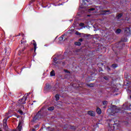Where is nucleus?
<instances>
[{
    "instance_id": "obj_17",
    "label": "nucleus",
    "mask_w": 131,
    "mask_h": 131,
    "mask_svg": "<svg viewBox=\"0 0 131 131\" xmlns=\"http://www.w3.org/2000/svg\"><path fill=\"white\" fill-rule=\"evenodd\" d=\"M83 2H82V5L83 6H86V4L85 3V2H86L87 3H89V1L88 0H82Z\"/></svg>"
},
{
    "instance_id": "obj_4",
    "label": "nucleus",
    "mask_w": 131,
    "mask_h": 131,
    "mask_svg": "<svg viewBox=\"0 0 131 131\" xmlns=\"http://www.w3.org/2000/svg\"><path fill=\"white\" fill-rule=\"evenodd\" d=\"M9 118H10V117H8L3 120V126L4 129H5L6 130L8 129V125H7V121H8V119H9Z\"/></svg>"
},
{
    "instance_id": "obj_39",
    "label": "nucleus",
    "mask_w": 131,
    "mask_h": 131,
    "mask_svg": "<svg viewBox=\"0 0 131 131\" xmlns=\"http://www.w3.org/2000/svg\"><path fill=\"white\" fill-rule=\"evenodd\" d=\"M22 36H24V34H22Z\"/></svg>"
},
{
    "instance_id": "obj_16",
    "label": "nucleus",
    "mask_w": 131,
    "mask_h": 131,
    "mask_svg": "<svg viewBox=\"0 0 131 131\" xmlns=\"http://www.w3.org/2000/svg\"><path fill=\"white\" fill-rule=\"evenodd\" d=\"M96 112L98 114H101V113H102V111H101V109L100 108H97Z\"/></svg>"
},
{
    "instance_id": "obj_27",
    "label": "nucleus",
    "mask_w": 131,
    "mask_h": 131,
    "mask_svg": "<svg viewBox=\"0 0 131 131\" xmlns=\"http://www.w3.org/2000/svg\"><path fill=\"white\" fill-rule=\"evenodd\" d=\"M106 70H110V68H109V67H108V66H106Z\"/></svg>"
},
{
    "instance_id": "obj_36",
    "label": "nucleus",
    "mask_w": 131,
    "mask_h": 131,
    "mask_svg": "<svg viewBox=\"0 0 131 131\" xmlns=\"http://www.w3.org/2000/svg\"><path fill=\"white\" fill-rule=\"evenodd\" d=\"M21 35V34L19 33L18 35H17V36H20Z\"/></svg>"
},
{
    "instance_id": "obj_12",
    "label": "nucleus",
    "mask_w": 131,
    "mask_h": 131,
    "mask_svg": "<svg viewBox=\"0 0 131 131\" xmlns=\"http://www.w3.org/2000/svg\"><path fill=\"white\" fill-rule=\"evenodd\" d=\"M115 33H116V34H119L121 33V29H117L115 31Z\"/></svg>"
},
{
    "instance_id": "obj_9",
    "label": "nucleus",
    "mask_w": 131,
    "mask_h": 131,
    "mask_svg": "<svg viewBox=\"0 0 131 131\" xmlns=\"http://www.w3.org/2000/svg\"><path fill=\"white\" fill-rule=\"evenodd\" d=\"M56 57H57V59H58V61H60V60H63V59H64V56L62 55H58Z\"/></svg>"
},
{
    "instance_id": "obj_32",
    "label": "nucleus",
    "mask_w": 131,
    "mask_h": 131,
    "mask_svg": "<svg viewBox=\"0 0 131 131\" xmlns=\"http://www.w3.org/2000/svg\"><path fill=\"white\" fill-rule=\"evenodd\" d=\"M124 110H128V107H127V106H126V108H124Z\"/></svg>"
},
{
    "instance_id": "obj_29",
    "label": "nucleus",
    "mask_w": 131,
    "mask_h": 131,
    "mask_svg": "<svg viewBox=\"0 0 131 131\" xmlns=\"http://www.w3.org/2000/svg\"><path fill=\"white\" fill-rule=\"evenodd\" d=\"M112 66H117V64L113 63V64H112Z\"/></svg>"
},
{
    "instance_id": "obj_33",
    "label": "nucleus",
    "mask_w": 131,
    "mask_h": 131,
    "mask_svg": "<svg viewBox=\"0 0 131 131\" xmlns=\"http://www.w3.org/2000/svg\"><path fill=\"white\" fill-rule=\"evenodd\" d=\"M83 39H82V38H80L79 39V41H83Z\"/></svg>"
},
{
    "instance_id": "obj_40",
    "label": "nucleus",
    "mask_w": 131,
    "mask_h": 131,
    "mask_svg": "<svg viewBox=\"0 0 131 131\" xmlns=\"http://www.w3.org/2000/svg\"><path fill=\"white\" fill-rule=\"evenodd\" d=\"M113 127H115V126H113Z\"/></svg>"
},
{
    "instance_id": "obj_11",
    "label": "nucleus",
    "mask_w": 131,
    "mask_h": 131,
    "mask_svg": "<svg viewBox=\"0 0 131 131\" xmlns=\"http://www.w3.org/2000/svg\"><path fill=\"white\" fill-rule=\"evenodd\" d=\"M88 114L90 115V116H95V112L93 111L88 112Z\"/></svg>"
},
{
    "instance_id": "obj_26",
    "label": "nucleus",
    "mask_w": 131,
    "mask_h": 131,
    "mask_svg": "<svg viewBox=\"0 0 131 131\" xmlns=\"http://www.w3.org/2000/svg\"><path fill=\"white\" fill-rule=\"evenodd\" d=\"M104 79H105V80H108L109 79V78L107 77H104Z\"/></svg>"
},
{
    "instance_id": "obj_22",
    "label": "nucleus",
    "mask_w": 131,
    "mask_h": 131,
    "mask_svg": "<svg viewBox=\"0 0 131 131\" xmlns=\"http://www.w3.org/2000/svg\"><path fill=\"white\" fill-rule=\"evenodd\" d=\"M95 8H92L89 9V11L91 12L92 11H95Z\"/></svg>"
},
{
    "instance_id": "obj_23",
    "label": "nucleus",
    "mask_w": 131,
    "mask_h": 131,
    "mask_svg": "<svg viewBox=\"0 0 131 131\" xmlns=\"http://www.w3.org/2000/svg\"><path fill=\"white\" fill-rule=\"evenodd\" d=\"M79 26L83 27L84 26V24L83 23H81L79 24Z\"/></svg>"
},
{
    "instance_id": "obj_5",
    "label": "nucleus",
    "mask_w": 131,
    "mask_h": 131,
    "mask_svg": "<svg viewBox=\"0 0 131 131\" xmlns=\"http://www.w3.org/2000/svg\"><path fill=\"white\" fill-rule=\"evenodd\" d=\"M5 53L6 54V55H7V56H9L10 55V54H11V48H10V47H6L5 50Z\"/></svg>"
},
{
    "instance_id": "obj_7",
    "label": "nucleus",
    "mask_w": 131,
    "mask_h": 131,
    "mask_svg": "<svg viewBox=\"0 0 131 131\" xmlns=\"http://www.w3.org/2000/svg\"><path fill=\"white\" fill-rule=\"evenodd\" d=\"M32 43L33 45V46H34V52L35 53L36 51V48H37V45H36V42H35V40H33L32 41Z\"/></svg>"
},
{
    "instance_id": "obj_44",
    "label": "nucleus",
    "mask_w": 131,
    "mask_h": 131,
    "mask_svg": "<svg viewBox=\"0 0 131 131\" xmlns=\"http://www.w3.org/2000/svg\"><path fill=\"white\" fill-rule=\"evenodd\" d=\"M120 43V42L119 43V45Z\"/></svg>"
},
{
    "instance_id": "obj_1",
    "label": "nucleus",
    "mask_w": 131,
    "mask_h": 131,
    "mask_svg": "<svg viewBox=\"0 0 131 131\" xmlns=\"http://www.w3.org/2000/svg\"><path fill=\"white\" fill-rule=\"evenodd\" d=\"M108 113H110V115H116L119 111H120V110L119 108H117V107L115 106V105L113 106L111 108L108 109L107 110Z\"/></svg>"
},
{
    "instance_id": "obj_25",
    "label": "nucleus",
    "mask_w": 131,
    "mask_h": 131,
    "mask_svg": "<svg viewBox=\"0 0 131 131\" xmlns=\"http://www.w3.org/2000/svg\"><path fill=\"white\" fill-rule=\"evenodd\" d=\"M103 104L106 106V105H107V101H103Z\"/></svg>"
},
{
    "instance_id": "obj_34",
    "label": "nucleus",
    "mask_w": 131,
    "mask_h": 131,
    "mask_svg": "<svg viewBox=\"0 0 131 131\" xmlns=\"http://www.w3.org/2000/svg\"><path fill=\"white\" fill-rule=\"evenodd\" d=\"M27 97H28V94H27V96L25 97V101L27 100Z\"/></svg>"
},
{
    "instance_id": "obj_10",
    "label": "nucleus",
    "mask_w": 131,
    "mask_h": 131,
    "mask_svg": "<svg viewBox=\"0 0 131 131\" xmlns=\"http://www.w3.org/2000/svg\"><path fill=\"white\" fill-rule=\"evenodd\" d=\"M122 16H123V14L122 13H119V14H118L116 18V19H117V20H119V19H121V18L122 17Z\"/></svg>"
},
{
    "instance_id": "obj_13",
    "label": "nucleus",
    "mask_w": 131,
    "mask_h": 131,
    "mask_svg": "<svg viewBox=\"0 0 131 131\" xmlns=\"http://www.w3.org/2000/svg\"><path fill=\"white\" fill-rule=\"evenodd\" d=\"M23 100H24V97L21 99L19 100L18 101L19 104H25L26 103L25 101L22 102V101H23Z\"/></svg>"
},
{
    "instance_id": "obj_20",
    "label": "nucleus",
    "mask_w": 131,
    "mask_h": 131,
    "mask_svg": "<svg viewBox=\"0 0 131 131\" xmlns=\"http://www.w3.org/2000/svg\"><path fill=\"white\" fill-rule=\"evenodd\" d=\"M90 35H91L83 34V37H85V38H88V37H89V36H90Z\"/></svg>"
},
{
    "instance_id": "obj_21",
    "label": "nucleus",
    "mask_w": 131,
    "mask_h": 131,
    "mask_svg": "<svg viewBox=\"0 0 131 131\" xmlns=\"http://www.w3.org/2000/svg\"><path fill=\"white\" fill-rule=\"evenodd\" d=\"M55 98L56 101H58V100L60 99V98L59 97V95H56L55 96Z\"/></svg>"
},
{
    "instance_id": "obj_14",
    "label": "nucleus",
    "mask_w": 131,
    "mask_h": 131,
    "mask_svg": "<svg viewBox=\"0 0 131 131\" xmlns=\"http://www.w3.org/2000/svg\"><path fill=\"white\" fill-rule=\"evenodd\" d=\"M75 46H78V47H80L81 46V43L79 41L78 42H75L74 43Z\"/></svg>"
},
{
    "instance_id": "obj_30",
    "label": "nucleus",
    "mask_w": 131,
    "mask_h": 131,
    "mask_svg": "<svg viewBox=\"0 0 131 131\" xmlns=\"http://www.w3.org/2000/svg\"><path fill=\"white\" fill-rule=\"evenodd\" d=\"M59 39V40H63V37H60Z\"/></svg>"
},
{
    "instance_id": "obj_8",
    "label": "nucleus",
    "mask_w": 131,
    "mask_h": 131,
    "mask_svg": "<svg viewBox=\"0 0 131 131\" xmlns=\"http://www.w3.org/2000/svg\"><path fill=\"white\" fill-rule=\"evenodd\" d=\"M102 12V15H110V14H111L110 10H103Z\"/></svg>"
},
{
    "instance_id": "obj_41",
    "label": "nucleus",
    "mask_w": 131,
    "mask_h": 131,
    "mask_svg": "<svg viewBox=\"0 0 131 131\" xmlns=\"http://www.w3.org/2000/svg\"><path fill=\"white\" fill-rule=\"evenodd\" d=\"M88 16L89 17H90V15H88Z\"/></svg>"
},
{
    "instance_id": "obj_37",
    "label": "nucleus",
    "mask_w": 131,
    "mask_h": 131,
    "mask_svg": "<svg viewBox=\"0 0 131 131\" xmlns=\"http://www.w3.org/2000/svg\"><path fill=\"white\" fill-rule=\"evenodd\" d=\"M113 125H116V124L115 123H113Z\"/></svg>"
},
{
    "instance_id": "obj_31",
    "label": "nucleus",
    "mask_w": 131,
    "mask_h": 131,
    "mask_svg": "<svg viewBox=\"0 0 131 131\" xmlns=\"http://www.w3.org/2000/svg\"><path fill=\"white\" fill-rule=\"evenodd\" d=\"M99 64H100V65H101V66H105V65H104V63H103L102 62L100 63Z\"/></svg>"
},
{
    "instance_id": "obj_24",
    "label": "nucleus",
    "mask_w": 131,
    "mask_h": 131,
    "mask_svg": "<svg viewBox=\"0 0 131 131\" xmlns=\"http://www.w3.org/2000/svg\"><path fill=\"white\" fill-rule=\"evenodd\" d=\"M76 34L77 35H81V33H80L79 32H76Z\"/></svg>"
},
{
    "instance_id": "obj_2",
    "label": "nucleus",
    "mask_w": 131,
    "mask_h": 131,
    "mask_svg": "<svg viewBox=\"0 0 131 131\" xmlns=\"http://www.w3.org/2000/svg\"><path fill=\"white\" fill-rule=\"evenodd\" d=\"M21 46L20 47V51H21V52H24L28 45L26 44V41L23 42L22 41L21 42Z\"/></svg>"
},
{
    "instance_id": "obj_6",
    "label": "nucleus",
    "mask_w": 131,
    "mask_h": 131,
    "mask_svg": "<svg viewBox=\"0 0 131 131\" xmlns=\"http://www.w3.org/2000/svg\"><path fill=\"white\" fill-rule=\"evenodd\" d=\"M59 59H58V57H55L53 58V65L56 66L57 64H58L59 63Z\"/></svg>"
},
{
    "instance_id": "obj_15",
    "label": "nucleus",
    "mask_w": 131,
    "mask_h": 131,
    "mask_svg": "<svg viewBox=\"0 0 131 131\" xmlns=\"http://www.w3.org/2000/svg\"><path fill=\"white\" fill-rule=\"evenodd\" d=\"M56 74L55 73V71L53 70L50 73V76H55Z\"/></svg>"
},
{
    "instance_id": "obj_28",
    "label": "nucleus",
    "mask_w": 131,
    "mask_h": 131,
    "mask_svg": "<svg viewBox=\"0 0 131 131\" xmlns=\"http://www.w3.org/2000/svg\"><path fill=\"white\" fill-rule=\"evenodd\" d=\"M64 72H66V73H70L69 71H68L67 70H64Z\"/></svg>"
},
{
    "instance_id": "obj_35",
    "label": "nucleus",
    "mask_w": 131,
    "mask_h": 131,
    "mask_svg": "<svg viewBox=\"0 0 131 131\" xmlns=\"http://www.w3.org/2000/svg\"><path fill=\"white\" fill-rule=\"evenodd\" d=\"M80 8H81V9H83V8H84V7H83V6H81Z\"/></svg>"
},
{
    "instance_id": "obj_18",
    "label": "nucleus",
    "mask_w": 131,
    "mask_h": 131,
    "mask_svg": "<svg viewBox=\"0 0 131 131\" xmlns=\"http://www.w3.org/2000/svg\"><path fill=\"white\" fill-rule=\"evenodd\" d=\"M54 109H55V107H54V106H51L48 108V110H49V111H53Z\"/></svg>"
},
{
    "instance_id": "obj_3",
    "label": "nucleus",
    "mask_w": 131,
    "mask_h": 131,
    "mask_svg": "<svg viewBox=\"0 0 131 131\" xmlns=\"http://www.w3.org/2000/svg\"><path fill=\"white\" fill-rule=\"evenodd\" d=\"M7 57H4L2 60L0 61V66H6L7 65Z\"/></svg>"
},
{
    "instance_id": "obj_19",
    "label": "nucleus",
    "mask_w": 131,
    "mask_h": 131,
    "mask_svg": "<svg viewBox=\"0 0 131 131\" xmlns=\"http://www.w3.org/2000/svg\"><path fill=\"white\" fill-rule=\"evenodd\" d=\"M46 89H47V90H50V89H51V85L49 84H47Z\"/></svg>"
},
{
    "instance_id": "obj_38",
    "label": "nucleus",
    "mask_w": 131,
    "mask_h": 131,
    "mask_svg": "<svg viewBox=\"0 0 131 131\" xmlns=\"http://www.w3.org/2000/svg\"><path fill=\"white\" fill-rule=\"evenodd\" d=\"M116 62H118V60L116 59Z\"/></svg>"
},
{
    "instance_id": "obj_45",
    "label": "nucleus",
    "mask_w": 131,
    "mask_h": 131,
    "mask_svg": "<svg viewBox=\"0 0 131 131\" xmlns=\"http://www.w3.org/2000/svg\"><path fill=\"white\" fill-rule=\"evenodd\" d=\"M130 11H131V8H130Z\"/></svg>"
},
{
    "instance_id": "obj_43",
    "label": "nucleus",
    "mask_w": 131,
    "mask_h": 131,
    "mask_svg": "<svg viewBox=\"0 0 131 131\" xmlns=\"http://www.w3.org/2000/svg\"><path fill=\"white\" fill-rule=\"evenodd\" d=\"M129 107H130V104L129 105Z\"/></svg>"
},
{
    "instance_id": "obj_42",
    "label": "nucleus",
    "mask_w": 131,
    "mask_h": 131,
    "mask_svg": "<svg viewBox=\"0 0 131 131\" xmlns=\"http://www.w3.org/2000/svg\"><path fill=\"white\" fill-rule=\"evenodd\" d=\"M124 41H126V40H124Z\"/></svg>"
}]
</instances>
